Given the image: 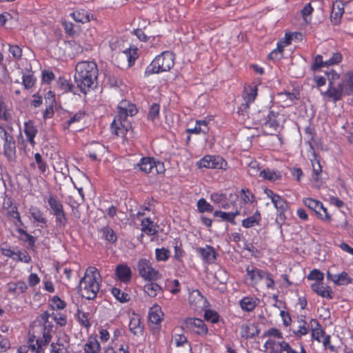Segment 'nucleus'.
Listing matches in <instances>:
<instances>
[{
  "label": "nucleus",
  "mask_w": 353,
  "mask_h": 353,
  "mask_svg": "<svg viewBox=\"0 0 353 353\" xmlns=\"http://www.w3.org/2000/svg\"><path fill=\"white\" fill-rule=\"evenodd\" d=\"M329 81L328 89L321 94L334 102L341 100L344 95H349L353 91V72H350L341 76L335 71L326 73Z\"/></svg>",
  "instance_id": "obj_1"
},
{
  "label": "nucleus",
  "mask_w": 353,
  "mask_h": 353,
  "mask_svg": "<svg viewBox=\"0 0 353 353\" xmlns=\"http://www.w3.org/2000/svg\"><path fill=\"white\" fill-rule=\"evenodd\" d=\"M98 76L97 64L93 61L79 62L75 68L74 81L84 94L94 87Z\"/></svg>",
  "instance_id": "obj_2"
},
{
  "label": "nucleus",
  "mask_w": 353,
  "mask_h": 353,
  "mask_svg": "<svg viewBox=\"0 0 353 353\" xmlns=\"http://www.w3.org/2000/svg\"><path fill=\"white\" fill-rule=\"evenodd\" d=\"M99 278L100 275L96 268H87L84 276L79 282V292L83 297L89 300L96 298L100 288Z\"/></svg>",
  "instance_id": "obj_3"
},
{
  "label": "nucleus",
  "mask_w": 353,
  "mask_h": 353,
  "mask_svg": "<svg viewBox=\"0 0 353 353\" xmlns=\"http://www.w3.org/2000/svg\"><path fill=\"white\" fill-rule=\"evenodd\" d=\"M174 64V55L170 51H164L157 56L146 68L145 76L170 70Z\"/></svg>",
  "instance_id": "obj_4"
},
{
  "label": "nucleus",
  "mask_w": 353,
  "mask_h": 353,
  "mask_svg": "<svg viewBox=\"0 0 353 353\" xmlns=\"http://www.w3.org/2000/svg\"><path fill=\"white\" fill-rule=\"evenodd\" d=\"M50 317L51 314L48 312L40 314L32 323L30 330H29V334H30L31 332L39 334L43 339H46L45 336H48L49 343L52 338L50 332L53 327L52 322L49 321Z\"/></svg>",
  "instance_id": "obj_5"
},
{
  "label": "nucleus",
  "mask_w": 353,
  "mask_h": 353,
  "mask_svg": "<svg viewBox=\"0 0 353 353\" xmlns=\"http://www.w3.org/2000/svg\"><path fill=\"white\" fill-rule=\"evenodd\" d=\"M342 61V55L339 52H332L330 55L327 52L318 54L314 57L312 69L315 71L322 68H327L339 63Z\"/></svg>",
  "instance_id": "obj_6"
},
{
  "label": "nucleus",
  "mask_w": 353,
  "mask_h": 353,
  "mask_svg": "<svg viewBox=\"0 0 353 353\" xmlns=\"http://www.w3.org/2000/svg\"><path fill=\"white\" fill-rule=\"evenodd\" d=\"M285 120L283 114L274 111H270L267 115V119L263 123V130L266 134H272L274 132L279 131L283 128Z\"/></svg>",
  "instance_id": "obj_7"
},
{
  "label": "nucleus",
  "mask_w": 353,
  "mask_h": 353,
  "mask_svg": "<svg viewBox=\"0 0 353 353\" xmlns=\"http://www.w3.org/2000/svg\"><path fill=\"white\" fill-rule=\"evenodd\" d=\"M137 165L139 168L140 170L146 174H152L154 175L157 174H162L165 172L163 163L156 161L152 157L141 158Z\"/></svg>",
  "instance_id": "obj_8"
},
{
  "label": "nucleus",
  "mask_w": 353,
  "mask_h": 353,
  "mask_svg": "<svg viewBox=\"0 0 353 353\" xmlns=\"http://www.w3.org/2000/svg\"><path fill=\"white\" fill-rule=\"evenodd\" d=\"M310 326L312 327V337L319 343H322L325 348L331 352H335V347L330 344V336L326 335L324 330L316 319H311Z\"/></svg>",
  "instance_id": "obj_9"
},
{
  "label": "nucleus",
  "mask_w": 353,
  "mask_h": 353,
  "mask_svg": "<svg viewBox=\"0 0 353 353\" xmlns=\"http://www.w3.org/2000/svg\"><path fill=\"white\" fill-rule=\"evenodd\" d=\"M137 270L139 275L145 281H154L161 277L159 271L154 269L150 262L145 259H141L138 261Z\"/></svg>",
  "instance_id": "obj_10"
},
{
  "label": "nucleus",
  "mask_w": 353,
  "mask_h": 353,
  "mask_svg": "<svg viewBox=\"0 0 353 353\" xmlns=\"http://www.w3.org/2000/svg\"><path fill=\"white\" fill-rule=\"evenodd\" d=\"M0 138L3 141V154L9 161L16 157V144L12 135L0 125Z\"/></svg>",
  "instance_id": "obj_11"
},
{
  "label": "nucleus",
  "mask_w": 353,
  "mask_h": 353,
  "mask_svg": "<svg viewBox=\"0 0 353 353\" xmlns=\"http://www.w3.org/2000/svg\"><path fill=\"white\" fill-rule=\"evenodd\" d=\"M310 147L312 156V157L310 158V161L312 166V183L313 186L316 188H319L322 185V181L321 178L322 168L320 163V159L315 152L311 143H310Z\"/></svg>",
  "instance_id": "obj_12"
},
{
  "label": "nucleus",
  "mask_w": 353,
  "mask_h": 353,
  "mask_svg": "<svg viewBox=\"0 0 353 353\" xmlns=\"http://www.w3.org/2000/svg\"><path fill=\"white\" fill-rule=\"evenodd\" d=\"M29 340L26 345L23 346L29 349L31 353H44L45 347L49 343L48 337L45 336L46 339H43L41 336L31 332Z\"/></svg>",
  "instance_id": "obj_13"
},
{
  "label": "nucleus",
  "mask_w": 353,
  "mask_h": 353,
  "mask_svg": "<svg viewBox=\"0 0 353 353\" xmlns=\"http://www.w3.org/2000/svg\"><path fill=\"white\" fill-rule=\"evenodd\" d=\"M226 161L220 156L206 155L196 163L198 168L210 169H223L226 166Z\"/></svg>",
  "instance_id": "obj_14"
},
{
  "label": "nucleus",
  "mask_w": 353,
  "mask_h": 353,
  "mask_svg": "<svg viewBox=\"0 0 353 353\" xmlns=\"http://www.w3.org/2000/svg\"><path fill=\"white\" fill-rule=\"evenodd\" d=\"M185 328L198 334L203 335L208 332V328L204 321L197 318H186L184 320Z\"/></svg>",
  "instance_id": "obj_15"
},
{
  "label": "nucleus",
  "mask_w": 353,
  "mask_h": 353,
  "mask_svg": "<svg viewBox=\"0 0 353 353\" xmlns=\"http://www.w3.org/2000/svg\"><path fill=\"white\" fill-rule=\"evenodd\" d=\"M137 112L135 105L127 100L121 101L118 105L117 118L126 120L128 116L132 117Z\"/></svg>",
  "instance_id": "obj_16"
},
{
  "label": "nucleus",
  "mask_w": 353,
  "mask_h": 353,
  "mask_svg": "<svg viewBox=\"0 0 353 353\" xmlns=\"http://www.w3.org/2000/svg\"><path fill=\"white\" fill-rule=\"evenodd\" d=\"M130 128V124L126 120L123 121V119L117 117L114 118L111 124L112 133L118 137L125 136Z\"/></svg>",
  "instance_id": "obj_17"
},
{
  "label": "nucleus",
  "mask_w": 353,
  "mask_h": 353,
  "mask_svg": "<svg viewBox=\"0 0 353 353\" xmlns=\"http://www.w3.org/2000/svg\"><path fill=\"white\" fill-rule=\"evenodd\" d=\"M68 341L64 334H60L56 341L50 345V353H68Z\"/></svg>",
  "instance_id": "obj_18"
},
{
  "label": "nucleus",
  "mask_w": 353,
  "mask_h": 353,
  "mask_svg": "<svg viewBox=\"0 0 353 353\" xmlns=\"http://www.w3.org/2000/svg\"><path fill=\"white\" fill-rule=\"evenodd\" d=\"M205 302L206 299L198 290H194L190 292L189 303L194 310L203 307Z\"/></svg>",
  "instance_id": "obj_19"
},
{
  "label": "nucleus",
  "mask_w": 353,
  "mask_h": 353,
  "mask_svg": "<svg viewBox=\"0 0 353 353\" xmlns=\"http://www.w3.org/2000/svg\"><path fill=\"white\" fill-rule=\"evenodd\" d=\"M23 132L26 134L27 141L30 143L32 147H34L36 145L34 137L38 133V130L32 121L29 120L24 123Z\"/></svg>",
  "instance_id": "obj_20"
},
{
  "label": "nucleus",
  "mask_w": 353,
  "mask_h": 353,
  "mask_svg": "<svg viewBox=\"0 0 353 353\" xmlns=\"http://www.w3.org/2000/svg\"><path fill=\"white\" fill-rule=\"evenodd\" d=\"M196 250L205 262L208 263H214L216 259V254L212 246L205 245L204 248H198Z\"/></svg>",
  "instance_id": "obj_21"
},
{
  "label": "nucleus",
  "mask_w": 353,
  "mask_h": 353,
  "mask_svg": "<svg viewBox=\"0 0 353 353\" xmlns=\"http://www.w3.org/2000/svg\"><path fill=\"white\" fill-rule=\"evenodd\" d=\"M260 332L259 326L255 323L243 325L241 327V335L245 339H252L257 336Z\"/></svg>",
  "instance_id": "obj_22"
},
{
  "label": "nucleus",
  "mask_w": 353,
  "mask_h": 353,
  "mask_svg": "<svg viewBox=\"0 0 353 353\" xmlns=\"http://www.w3.org/2000/svg\"><path fill=\"white\" fill-rule=\"evenodd\" d=\"M327 277L338 285H347L352 283V279L349 277L347 272H343L338 274H332L327 272Z\"/></svg>",
  "instance_id": "obj_23"
},
{
  "label": "nucleus",
  "mask_w": 353,
  "mask_h": 353,
  "mask_svg": "<svg viewBox=\"0 0 353 353\" xmlns=\"http://www.w3.org/2000/svg\"><path fill=\"white\" fill-rule=\"evenodd\" d=\"M286 341L282 339H269L264 343L265 350H270L271 353H279L281 347L284 346Z\"/></svg>",
  "instance_id": "obj_24"
},
{
  "label": "nucleus",
  "mask_w": 353,
  "mask_h": 353,
  "mask_svg": "<svg viewBox=\"0 0 353 353\" xmlns=\"http://www.w3.org/2000/svg\"><path fill=\"white\" fill-rule=\"evenodd\" d=\"M115 274L119 279L123 283L130 281L132 276L130 268L127 265L123 264L119 265L117 267Z\"/></svg>",
  "instance_id": "obj_25"
},
{
  "label": "nucleus",
  "mask_w": 353,
  "mask_h": 353,
  "mask_svg": "<svg viewBox=\"0 0 353 353\" xmlns=\"http://www.w3.org/2000/svg\"><path fill=\"white\" fill-rule=\"evenodd\" d=\"M163 312L157 304L154 305L149 310L148 319L154 324H159L163 320Z\"/></svg>",
  "instance_id": "obj_26"
},
{
  "label": "nucleus",
  "mask_w": 353,
  "mask_h": 353,
  "mask_svg": "<svg viewBox=\"0 0 353 353\" xmlns=\"http://www.w3.org/2000/svg\"><path fill=\"white\" fill-rule=\"evenodd\" d=\"M312 289L318 295L327 299L332 298V291L329 287L323 285L321 282H316L312 285Z\"/></svg>",
  "instance_id": "obj_27"
},
{
  "label": "nucleus",
  "mask_w": 353,
  "mask_h": 353,
  "mask_svg": "<svg viewBox=\"0 0 353 353\" xmlns=\"http://www.w3.org/2000/svg\"><path fill=\"white\" fill-rule=\"evenodd\" d=\"M137 48H128L118 54L120 59L128 61V66H132L137 58Z\"/></svg>",
  "instance_id": "obj_28"
},
{
  "label": "nucleus",
  "mask_w": 353,
  "mask_h": 353,
  "mask_svg": "<svg viewBox=\"0 0 353 353\" xmlns=\"http://www.w3.org/2000/svg\"><path fill=\"white\" fill-rule=\"evenodd\" d=\"M257 95V87L255 85H250L245 88L244 100L245 103L242 105L248 108L249 103L253 102Z\"/></svg>",
  "instance_id": "obj_29"
},
{
  "label": "nucleus",
  "mask_w": 353,
  "mask_h": 353,
  "mask_svg": "<svg viewBox=\"0 0 353 353\" xmlns=\"http://www.w3.org/2000/svg\"><path fill=\"white\" fill-rule=\"evenodd\" d=\"M189 134H207L209 131L208 123L205 120H198L196 121L195 126L192 128L186 130Z\"/></svg>",
  "instance_id": "obj_30"
},
{
  "label": "nucleus",
  "mask_w": 353,
  "mask_h": 353,
  "mask_svg": "<svg viewBox=\"0 0 353 353\" xmlns=\"http://www.w3.org/2000/svg\"><path fill=\"white\" fill-rule=\"evenodd\" d=\"M246 272L252 283L254 285L257 284L259 281L264 279L265 275V271H263L256 268H252V269H250L248 267L246 269Z\"/></svg>",
  "instance_id": "obj_31"
},
{
  "label": "nucleus",
  "mask_w": 353,
  "mask_h": 353,
  "mask_svg": "<svg viewBox=\"0 0 353 353\" xmlns=\"http://www.w3.org/2000/svg\"><path fill=\"white\" fill-rule=\"evenodd\" d=\"M29 213L34 222H37L41 226L43 225L46 224L47 219L46 218L44 214L41 212V210L38 208L31 206L29 208Z\"/></svg>",
  "instance_id": "obj_32"
},
{
  "label": "nucleus",
  "mask_w": 353,
  "mask_h": 353,
  "mask_svg": "<svg viewBox=\"0 0 353 353\" xmlns=\"http://www.w3.org/2000/svg\"><path fill=\"white\" fill-rule=\"evenodd\" d=\"M101 345L96 337L88 338L84 345V353H100Z\"/></svg>",
  "instance_id": "obj_33"
},
{
  "label": "nucleus",
  "mask_w": 353,
  "mask_h": 353,
  "mask_svg": "<svg viewBox=\"0 0 353 353\" xmlns=\"http://www.w3.org/2000/svg\"><path fill=\"white\" fill-rule=\"evenodd\" d=\"M129 329L134 335L140 336L142 334L143 326L141 325V320L137 316L134 315L130 319Z\"/></svg>",
  "instance_id": "obj_34"
},
{
  "label": "nucleus",
  "mask_w": 353,
  "mask_h": 353,
  "mask_svg": "<svg viewBox=\"0 0 353 353\" xmlns=\"http://www.w3.org/2000/svg\"><path fill=\"white\" fill-rule=\"evenodd\" d=\"M106 152L105 147L99 143L92 144V148L89 150V157L93 160H98L99 157L103 156Z\"/></svg>",
  "instance_id": "obj_35"
},
{
  "label": "nucleus",
  "mask_w": 353,
  "mask_h": 353,
  "mask_svg": "<svg viewBox=\"0 0 353 353\" xmlns=\"http://www.w3.org/2000/svg\"><path fill=\"white\" fill-rule=\"evenodd\" d=\"M76 22L85 23L90 21L92 15L85 10H76L70 14Z\"/></svg>",
  "instance_id": "obj_36"
},
{
  "label": "nucleus",
  "mask_w": 353,
  "mask_h": 353,
  "mask_svg": "<svg viewBox=\"0 0 353 353\" xmlns=\"http://www.w3.org/2000/svg\"><path fill=\"white\" fill-rule=\"evenodd\" d=\"M8 291L14 294H19L25 292L27 285L24 281H19L17 283L10 282L7 284Z\"/></svg>",
  "instance_id": "obj_37"
},
{
  "label": "nucleus",
  "mask_w": 353,
  "mask_h": 353,
  "mask_svg": "<svg viewBox=\"0 0 353 353\" xmlns=\"http://www.w3.org/2000/svg\"><path fill=\"white\" fill-rule=\"evenodd\" d=\"M261 220V216L259 211L256 210L252 216H249L242 221V226L245 228H250L259 225Z\"/></svg>",
  "instance_id": "obj_38"
},
{
  "label": "nucleus",
  "mask_w": 353,
  "mask_h": 353,
  "mask_svg": "<svg viewBox=\"0 0 353 353\" xmlns=\"http://www.w3.org/2000/svg\"><path fill=\"white\" fill-rule=\"evenodd\" d=\"M144 292L150 297H155L158 294L162 293V288L154 282H150L143 286Z\"/></svg>",
  "instance_id": "obj_39"
},
{
  "label": "nucleus",
  "mask_w": 353,
  "mask_h": 353,
  "mask_svg": "<svg viewBox=\"0 0 353 353\" xmlns=\"http://www.w3.org/2000/svg\"><path fill=\"white\" fill-rule=\"evenodd\" d=\"M141 225L142 231L148 235H154L157 232V225L149 218L143 219Z\"/></svg>",
  "instance_id": "obj_40"
},
{
  "label": "nucleus",
  "mask_w": 353,
  "mask_h": 353,
  "mask_svg": "<svg viewBox=\"0 0 353 353\" xmlns=\"http://www.w3.org/2000/svg\"><path fill=\"white\" fill-rule=\"evenodd\" d=\"M240 214L239 210H236L234 212H225L222 211H215L214 216L215 217H219L222 221H226L232 223H234V218Z\"/></svg>",
  "instance_id": "obj_41"
},
{
  "label": "nucleus",
  "mask_w": 353,
  "mask_h": 353,
  "mask_svg": "<svg viewBox=\"0 0 353 353\" xmlns=\"http://www.w3.org/2000/svg\"><path fill=\"white\" fill-rule=\"evenodd\" d=\"M256 301L257 299L255 298L246 296L240 301L239 304L242 310L251 312L256 307Z\"/></svg>",
  "instance_id": "obj_42"
},
{
  "label": "nucleus",
  "mask_w": 353,
  "mask_h": 353,
  "mask_svg": "<svg viewBox=\"0 0 353 353\" xmlns=\"http://www.w3.org/2000/svg\"><path fill=\"white\" fill-rule=\"evenodd\" d=\"M48 203L52 210V214L63 210L62 203L53 195H50L48 197Z\"/></svg>",
  "instance_id": "obj_43"
},
{
  "label": "nucleus",
  "mask_w": 353,
  "mask_h": 353,
  "mask_svg": "<svg viewBox=\"0 0 353 353\" xmlns=\"http://www.w3.org/2000/svg\"><path fill=\"white\" fill-rule=\"evenodd\" d=\"M112 295L121 303H126L130 301V296L128 293L122 292L117 288H113L111 290Z\"/></svg>",
  "instance_id": "obj_44"
},
{
  "label": "nucleus",
  "mask_w": 353,
  "mask_h": 353,
  "mask_svg": "<svg viewBox=\"0 0 353 353\" xmlns=\"http://www.w3.org/2000/svg\"><path fill=\"white\" fill-rule=\"evenodd\" d=\"M260 176L270 181H274L281 178V175L277 172L270 169L261 171Z\"/></svg>",
  "instance_id": "obj_45"
},
{
  "label": "nucleus",
  "mask_w": 353,
  "mask_h": 353,
  "mask_svg": "<svg viewBox=\"0 0 353 353\" xmlns=\"http://www.w3.org/2000/svg\"><path fill=\"white\" fill-rule=\"evenodd\" d=\"M103 237L108 241L113 243L117 240L115 232L110 227L107 226L102 229Z\"/></svg>",
  "instance_id": "obj_46"
},
{
  "label": "nucleus",
  "mask_w": 353,
  "mask_h": 353,
  "mask_svg": "<svg viewBox=\"0 0 353 353\" xmlns=\"http://www.w3.org/2000/svg\"><path fill=\"white\" fill-rule=\"evenodd\" d=\"M56 219L57 227L60 229H63L66 226L68 219L64 210L55 213L53 214Z\"/></svg>",
  "instance_id": "obj_47"
},
{
  "label": "nucleus",
  "mask_w": 353,
  "mask_h": 353,
  "mask_svg": "<svg viewBox=\"0 0 353 353\" xmlns=\"http://www.w3.org/2000/svg\"><path fill=\"white\" fill-rule=\"evenodd\" d=\"M48 97L50 101V105L46 108L43 112V116L44 119L51 118L54 115V110L52 103L54 102V96L51 92H48Z\"/></svg>",
  "instance_id": "obj_48"
},
{
  "label": "nucleus",
  "mask_w": 353,
  "mask_h": 353,
  "mask_svg": "<svg viewBox=\"0 0 353 353\" xmlns=\"http://www.w3.org/2000/svg\"><path fill=\"white\" fill-rule=\"evenodd\" d=\"M272 203L280 214L283 213L288 208L286 201L279 195L276 197V199H274V200L272 201Z\"/></svg>",
  "instance_id": "obj_49"
},
{
  "label": "nucleus",
  "mask_w": 353,
  "mask_h": 353,
  "mask_svg": "<svg viewBox=\"0 0 353 353\" xmlns=\"http://www.w3.org/2000/svg\"><path fill=\"white\" fill-rule=\"evenodd\" d=\"M35 83V79L31 72L23 74V85L26 89L31 88Z\"/></svg>",
  "instance_id": "obj_50"
},
{
  "label": "nucleus",
  "mask_w": 353,
  "mask_h": 353,
  "mask_svg": "<svg viewBox=\"0 0 353 353\" xmlns=\"http://www.w3.org/2000/svg\"><path fill=\"white\" fill-rule=\"evenodd\" d=\"M155 255L156 259L158 261H165L169 259L170 256V252L164 248H157L155 250Z\"/></svg>",
  "instance_id": "obj_51"
},
{
  "label": "nucleus",
  "mask_w": 353,
  "mask_h": 353,
  "mask_svg": "<svg viewBox=\"0 0 353 353\" xmlns=\"http://www.w3.org/2000/svg\"><path fill=\"white\" fill-rule=\"evenodd\" d=\"M309 330V326L307 325V323L301 321H299V325L297 328L293 330L294 334L296 336L301 337L307 334Z\"/></svg>",
  "instance_id": "obj_52"
},
{
  "label": "nucleus",
  "mask_w": 353,
  "mask_h": 353,
  "mask_svg": "<svg viewBox=\"0 0 353 353\" xmlns=\"http://www.w3.org/2000/svg\"><path fill=\"white\" fill-rule=\"evenodd\" d=\"M10 118L4 98L0 95V120L8 121Z\"/></svg>",
  "instance_id": "obj_53"
},
{
  "label": "nucleus",
  "mask_w": 353,
  "mask_h": 353,
  "mask_svg": "<svg viewBox=\"0 0 353 353\" xmlns=\"http://www.w3.org/2000/svg\"><path fill=\"white\" fill-rule=\"evenodd\" d=\"M77 316V320L81 325L88 329L90 327L91 324L90 323L88 314L85 312L78 310Z\"/></svg>",
  "instance_id": "obj_54"
},
{
  "label": "nucleus",
  "mask_w": 353,
  "mask_h": 353,
  "mask_svg": "<svg viewBox=\"0 0 353 353\" xmlns=\"http://www.w3.org/2000/svg\"><path fill=\"white\" fill-rule=\"evenodd\" d=\"M314 212L320 219L325 221H330V216L328 214L327 209L324 208L321 201H319V206L316 208V210H314Z\"/></svg>",
  "instance_id": "obj_55"
},
{
  "label": "nucleus",
  "mask_w": 353,
  "mask_h": 353,
  "mask_svg": "<svg viewBox=\"0 0 353 353\" xmlns=\"http://www.w3.org/2000/svg\"><path fill=\"white\" fill-rule=\"evenodd\" d=\"M197 208L199 211L202 213L211 212L213 211V207L204 199H200L197 201Z\"/></svg>",
  "instance_id": "obj_56"
},
{
  "label": "nucleus",
  "mask_w": 353,
  "mask_h": 353,
  "mask_svg": "<svg viewBox=\"0 0 353 353\" xmlns=\"http://www.w3.org/2000/svg\"><path fill=\"white\" fill-rule=\"evenodd\" d=\"M84 115H85L84 112H81V111L75 113L74 114L71 116L69 118V119L67 121V122L65 123V124L64 125V128H68L72 124L77 123V122H79L81 120H82L83 119Z\"/></svg>",
  "instance_id": "obj_57"
},
{
  "label": "nucleus",
  "mask_w": 353,
  "mask_h": 353,
  "mask_svg": "<svg viewBox=\"0 0 353 353\" xmlns=\"http://www.w3.org/2000/svg\"><path fill=\"white\" fill-rule=\"evenodd\" d=\"M240 196L245 203H252L254 199L253 194L247 188L241 190Z\"/></svg>",
  "instance_id": "obj_58"
},
{
  "label": "nucleus",
  "mask_w": 353,
  "mask_h": 353,
  "mask_svg": "<svg viewBox=\"0 0 353 353\" xmlns=\"http://www.w3.org/2000/svg\"><path fill=\"white\" fill-rule=\"evenodd\" d=\"M58 84L60 88L63 90V92L72 91L73 85L64 78H59Z\"/></svg>",
  "instance_id": "obj_59"
},
{
  "label": "nucleus",
  "mask_w": 353,
  "mask_h": 353,
  "mask_svg": "<svg viewBox=\"0 0 353 353\" xmlns=\"http://www.w3.org/2000/svg\"><path fill=\"white\" fill-rule=\"evenodd\" d=\"M308 280H315L317 282H320L323 280V274L318 270H313L307 276Z\"/></svg>",
  "instance_id": "obj_60"
},
{
  "label": "nucleus",
  "mask_w": 353,
  "mask_h": 353,
  "mask_svg": "<svg viewBox=\"0 0 353 353\" xmlns=\"http://www.w3.org/2000/svg\"><path fill=\"white\" fill-rule=\"evenodd\" d=\"M214 276L220 283H225L228 281L227 272L222 268H219L215 272Z\"/></svg>",
  "instance_id": "obj_61"
},
{
  "label": "nucleus",
  "mask_w": 353,
  "mask_h": 353,
  "mask_svg": "<svg viewBox=\"0 0 353 353\" xmlns=\"http://www.w3.org/2000/svg\"><path fill=\"white\" fill-rule=\"evenodd\" d=\"M319 201L312 198H305L303 199V204L307 206L310 210L314 212L319 206Z\"/></svg>",
  "instance_id": "obj_62"
},
{
  "label": "nucleus",
  "mask_w": 353,
  "mask_h": 353,
  "mask_svg": "<svg viewBox=\"0 0 353 353\" xmlns=\"http://www.w3.org/2000/svg\"><path fill=\"white\" fill-rule=\"evenodd\" d=\"M9 52L16 59H20L22 56V50L17 45H9Z\"/></svg>",
  "instance_id": "obj_63"
},
{
  "label": "nucleus",
  "mask_w": 353,
  "mask_h": 353,
  "mask_svg": "<svg viewBox=\"0 0 353 353\" xmlns=\"http://www.w3.org/2000/svg\"><path fill=\"white\" fill-rule=\"evenodd\" d=\"M204 316L207 321H209L213 323L218 322L219 317L218 314L212 310L205 311Z\"/></svg>",
  "instance_id": "obj_64"
}]
</instances>
